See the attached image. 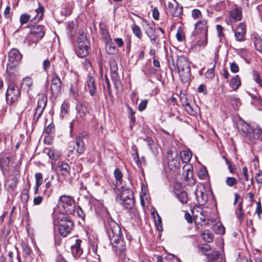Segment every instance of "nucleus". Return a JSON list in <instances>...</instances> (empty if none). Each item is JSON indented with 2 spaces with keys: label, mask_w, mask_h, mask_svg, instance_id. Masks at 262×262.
Listing matches in <instances>:
<instances>
[{
  "label": "nucleus",
  "mask_w": 262,
  "mask_h": 262,
  "mask_svg": "<svg viewBox=\"0 0 262 262\" xmlns=\"http://www.w3.org/2000/svg\"><path fill=\"white\" fill-rule=\"evenodd\" d=\"M129 209L130 210L129 211V214L131 217L135 220H138L139 219V211L133 207Z\"/></svg>",
  "instance_id": "nucleus-51"
},
{
  "label": "nucleus",
  "mask_w": 262,
  "mask_h": 262,
  "mask_svg": "<svg viewBox=\"0 0 262 262\" xmlns=\"http://www.w3.org/2000/svg\"><path fill=\"white\" fill-rule=\"evenodd\" d=\"M102 37L104 40L105 42L110 41L112 39L110 37L108 32L105 30H102L101 32Z\"/></svg>",
  "instance_id": "nucleus-57"
},
{
  "label": "nucleus",
  "mask_w": 262,
  "mask_h": 262,
  "mask_svg": "<svg viewBox=\"0 0 262 262\" xmlns=\"http://www.w3.org/2000/svg\"><path fill=\"white\" fill-rule=\"evenodd\" d=\"M199 39L197 44L200 47H205L207 43V34H198Z\"/></svg>",
  "instance_id": "nucleus-41"
},
{
  "label": "nucleus",
  "mask_w": 262,
  "mask_h": 262,
  "mask_svg": "<svg viewBox=\"0 0 262 262\" xmlns=\"http://www.w3.org/2000/svg\"><path fill=\"white\" fill-rule=\"evenodd\" d=\"M254 43L256 49L258 51H262V40L260 37H255Z\"/></svg>",
  "instance_id": "nucleus-50"
},
{
  "label": "nucleus",
  "mask_w": 262,
  "mask_h": 262,
  "mask_svg": "<svg viewBox=\"0 0 262 262\" xmlns=\"http://www.w3.org/2000/svg\"><path fill=\"white\" fill-rule=\"evenodd\" d=\"M195 31L196 34H208V20L205 19H201L198 20L195 25Z\"/></svg>",
  "instance_id": "nucleus-15"
},
{
  "label": "nucleus",
  "mask_w": 262,
  "mask_h": 262,
  "mask_svg": "<svg viewBox=\"0 0 262 262\" xmlns=\"http://www.w3.org/2000/svg\"><path fill=\"white\" fill-rule=\"evenodd\" d=\"M105 43V51L108 54L111 55L116 54L118 53V49L114 45L112 39L110 41H107Z\"/></svg>",
  "instance_id": "nucleus-28"
},
{
  "label": "nucleus",
  "mask_w": 262,
  "mask_h": 262,
  "mask_svg": "<svg viewBox=\"0 0 262 262\" xmlns=\"http://www.w3.org/2000/svg\"><path fill=\"white\" fill-rule=\"evenodd\" d=\"M22 58V54L16 48H13L9 52L6 72L9 75L13 74L10 71L15 69L19 65Z\"/></svg>",
  "instance_id": "nucleus-6"
},
{
  "label": "nucleus",
  "mask_w": 262,
  "mask_h": 262,
  "mask_svg": "<svg viewBox=\"0 0 262 262\" xmlns=\"http://www.w3.org/2000/svg\"><path fill=\"white\" fill-rule=\"evenodd\" d=\"M246 33V28L244 24L240 23L234 31V35L237 41L244 40V36Z\"/></svg>",
  "instance_id": "nucleus-21"
},
{
  "label": "nucleus",
  "mask_w": 262,
  "mask_h": 262,
  "mask_svg": "<svg viewBox=\"0 0 262 262\" xmlns=\"http://www.w3.org/2000/svg\"><path fill=\"white\" fill-rule=\"evenodd\" d=\"M114 176L117 181L122 180V174L119 168H116L114 171Z\"/></svg>",
  "instance_id": "nucleus-61"
},
{
  "label": "nucleus",
  "mask_w": 262,
  "mask_h": 262,
  "mask_svg": "<svg viewBox=\"0 0 262 262\" xmlns=\"http://www.w3.org/2000/svg\"><path fill=\"white\" fill-rule=\"evenodd\" d=\"M173 192L175 194H178L180 192H182V184L181 183L176 181L173 184Z\"/></svg>",
  "instance_id": "nucleus-46"
},
{
  "label": "nucleus",
  "mask_w": 262,
  "mask_h": 262,
  "mask_svg": "<svg viewBox=\"0 0 262 262\" xmlns=\"http://www.w3.org/2000/svg\"><path fill=\"white\" fill-rule=\"evenodd\" d=\"M230 16L235 21L240 20L242 18V11L240 9L235 8L230 13Z\"/></svg>",
  "instance_id": "nucleus-35"
},
{
  "label": "nucleus",
  "mask_w": 262,
  "mask_h": 262,
  "mask_svg": "<svg viewBox=\"0 0 262 262\" xmlns=\"http://www.w3.org/2000/svg\"><path fill=\"white\" fill-rule=\"evenodd\" d=\"M183 175L185 181L188 184H194V180L192 178V167L189 165H185L183 166Z\"/></svg>",
  "instance_id": "nucleus-18"
},
{
  "label": "nucleus",
  "mask_w": 262,
  "mask_h": 262,
  "mask_svg": "<svg viewBox=\"0 0 262 262\" xmlns=\"http://www.w3.org/2000/svg\"><path fill=\"white\" fill-rule=\"evenodd\" d=\"M68 110L69 108L68 105L64 103L62 104L61 106L60 116L63 118L68 112Z\"/></svg>",
  "instance_id": "nucleus-60"
},
{
  "label": "nucleus",
  "mask_w": 262,
  "mask_h": 262,
  "mask_svg": "<svg viewBox=\"0 0 262 262\" xmlns=\"http://www.w3.org/2000/svg\"><path fill=\"white\" fill-rule=\"evenodd\" d=\"M57 167L62 176H67L70 175L71 167L68 163L60 161L57 164Z\"/></svg>",
  "instance_id": "nucleus-27"
},
{
  "label": "nucleus",
  "mask_w": 262,
  "mask_h": 262,
  "mask_svg": "<svg viewBox=\"0 0 262 262\" xmlns=\"http://www.w3.org/2000/svg\"><path fill=\"white\" fill-rule=\"evenodd\" d=\"M35 185L40 186L42 182V174L40 172L36 173L35 174Z\"/></svg>",
  "instance_id": "nucleus-52"
},
{
  "label": "nucleus",
  "mask_w": 262,
  "mask_h": 262,
  "mask_svg": "<svg viewBox=\"0 0 262 262\" xmlns=\"http://www.w3.org/2000/svg\"><path fill=\"white\" fill-rule=\"evenodd\" d=\"M59 204L63 207L67 214H73L75 212V203L73 197L62 195L59 199Z\"/></svg>",
  "instance_id": "nucleus-7"
},
{
  "label": "nucleus",
  "mask_w": 262,
  "mask_h": 262,
  "mask_svg": "<svg viewBox=\"0 0 262 262\" xmlns=\"http://www.w3.org/2000/svg\"><path fill=\"white\" fill-rule=\"evenodd\" d=\"M183 82L189 81L191 70L188 58L184 55L179 56L177 60V70Z\"/></svg>",
  "instance_id": "nucleus-3"
},
{
  "label": "nucleus",
  "mask_w": 262,
  "mask_h": 262,
  "mask_svg": "<svg viewBox=\"0 0 262 262\" xmlns=\"http://www.w3.org/2000/svg\"><path fill=\"white\" fill-rule=\"evenodd\" d=\"M213 230L217 234H223L225 233V228L221 223H216L212 227Z\"/></svg>",
  "instance_id": "nucleus-40"
},
{
  "label": "nucleus",
  "mask_w": 262,
  "mask_h": 262,
  "mask_svg": "<svg viewBox=\"0 0 262 262\" xmlns=\"http://www.w3.org/2000/svg\"><path fill=\"white\" fill-rule=\"evenodd\" d=\"M198 249L202 254L206 256V254L210 252V246L207 244H202L198 246Z\"/></svg>",
  "instance_id": "nucleus-44"
},
{
  "label": "nucleus",
  "mask_w": 262,
  "mask_h": 262,
  "mask_svg": "<svg viewBox=\"0 0 262 262\" xmlns=\"http://www.w3.org/2000/svg\"><path fill=\"white\" fill-rule=\"evenodd\" d=\"M177 39L179 42H184L186 40L185 29L181 27H179L177 30L176 35Z\"/></svg>",
  "instance_id": "nucleus-33"
},
{
  "label": "nucleus",
  "mask_w": 262,
  "mask_h": 262,
  "mask_svg": "<svg viewBox=\"0 0 262 262\" xmlns=\"http://www.w3.org/2000/svg\"><path fill=\"white\" fill-rule=\"evenodd\" d=\"M196 199L200 205H204L208 200L207 190L204 185H198L195 191Z\"/></svg>",
  "instance_id": "nucleus-12"
},
{
  "label": "nucleus",
  "mask_w": 262,
  "mask_h": 262,
  "mask_svg": "<svg viewBox=\"0 0 262 262\" xmlns=\"http://www.w3.org/2000/svg\"><path fill=\"white\" fill-rule=\"evenodd\" d=\"M20 95L18 87L14 83L8 85L6 93V100L7 104H12L15 102Z\"/></svg>",
  "instance_id": "nucleus-8"
},
{
  "label": "nucleus",
  "mask_w": 262,
  "mask_h": 262,
  "mask_svg": "<svg viewBox=\"0 0 262 262\" xmlns=\"http://www.w3.org/2000/svg\"><path fill=\"white\" fill-rule=\"evenodd\" d=\"M247 138L251 141L255 139H259L262 141V129L258 127L251 128Z\"/></svg>",
  "instance_id": "nucleus-23"
},
{
  "label": "nucleus",
  "mask_w": 262,
  "mask_h": 262,
  "mask_svg": "<svg viewBox=\"0 0 262 262\" xmlns=\"http://www.w3.org/2000/svg\"><path fill=\"white\" fill-rule=\"evenodd\" d=\"M191 212L194 218L196 220H200L204 222L206 221L208 222H213V220L210 218V212L207 209L202 208L200 206H197L191 210Z\"/></svg>",
  "instance_id": "nucleus-9"
},
{
  "label": "nucleus",
  "mask_w": 262,
  "mask_h": 262,
  "mask_svg": "<svg viewBox=\"0 0 262 262\" xmlns=\"http://www.w3.org/2000/svg\"><path fill=\"white\" fill-rule=\"evenodd\" d=\"M192 157L191 152L189 150H184L181 152L180 157L183 163L187 164L190 161Z\"/></svg>",
  "instance_id": "nucleus-34"
},
{
  "label": "nucleus",
  "mask_w": 262,
  "mask_h": 262,
  "mask_svg": "<svg viewBox=\"0 0 262 262\" xmlns=\"http://www.w3.org/2000/svg\"><path fill=\"white\" fill-rule=\"evenodd\" d=\"M167 3V10L174 17H178L182 13V8L179 7L175 0H166Z\"/></svg>",
  "instance_id": "nucleus-14"
},
{
  "label": "nucleus",
  "mask_w": 262,
  "mask_h": 262,
  "mask_svg": "<svg viewBox=\"0 0 262 262\" xmlns=\"http://www.w3.org/2000/svg\"><path fill=\"white\" fill-rule=\"evenodd\" d=\"M110 70L112 79L114 83L116 85L120 81V77L118 73V66L116 61H111Z\"/></svg>",
  "instance_id": "nucleus-16"
},
{
  "label": "nucleus",
  "mask_w": 262,
  "mask_h": 262,
  "mask_svg": "<svg viewBox=\"0 0 262 262\" xmlns=\"http://www.w3.org/2000/svg\"><path fill=\"white\" fill-rule=\"evenodd\" d=\"M147 101L146 100H142L139 104L138 108L140 111H144L146 107Z\"/></svg>",
  "instance_id": "nucleus-64"
},
{
  "label": "nucleus",
  "mask_w": 262,
  "mask_h": 262,
  "mask_svg": "<svg viewBox=\"0 0 262 262\" xmlns=\"http://www.w3.org/2000/svg\"><path fill=\"white\" fill-rule=\"evenodd\" d=\"M231 71L234 73H236L239 71V67L237 63L235 62H232L230 63Z\"/></svg>",
  "instance_id": "nucleus-63"
},
{
  "label": "nucleus",
  "mask_w": 262,
  "mask_h": 262,
  "mask_svg": "<svg viewBox=\"0 0 262 262\" xmlns=\"http://www.w3.org/2000/svg\"><path fill=\"white\" fill-rule=\"evenodd\" d=\"M90 43L85 33L82 31L78 32L77 40L75 45L76 53L79 57H84L89 53Z\"/></svg>",
  "instance_id": "nucleus-4"
},
{
  "label": "nucleus",
  "mask_w": 262,
  "mask_h": 262,
  "mask_svg": "<svg viewBox=\"0 0 262 262\" xmlns=\"http://www.w3.org/2000/svg\"><path fill=\"white\" fill-rule=\"evenodd\" d=\"M18 176H9L7 181V186L11 189H14L16 186L18 182Z\"/></svg>",
  "instance_id": "nucleus-30"
},
{
  "label": "nucleus",
  "mask_w": 262,
  "mask_h": 262,
  "mask_svg": "<svg viewBox=\"0 0 262 262\" xmlns=\"http://www.w3.org/2000/svg\"><path fill=\"white\" fill-rule=\"evenodd\" d=\"M54 222L58 225L59 233L63 237L70 233L73 227V222L62 214H58Z\"/></svg>",
  "instance_id": "nucleus-5"
},
{
  "label": "nucleus",
  "mask_w": 262,
  "mask_h": 262,
  "mask_svg": "<svg viewBox=\"0 0 262 262\" xmlns=\"http://www.w3.org/2000/svg\"><path fill=\"white\" fill-rule=\"evenodd\" d=\"M105 229L115 252L124 257L122 252L126 250V244L120 227L112 219H108L105 224Z\"/></svg>",
  "instance_id": "nucleus-1"
},
{
  "label": "nucleus",
  "mask_w": 262,
  "mask_h": 262,
  "mask_svg": "<svg viewBox=\"0 0 262 262\" xmlns=\"http://www.w3.org/2000/svg\"><path fill=\"white\" fill-rule=\"evenodd\" d=\"M132 31L134 35L138 38L141 39L142 36V33L140 28L135 24L132 25Z\"/></svg>",
  "instance_id": "nucleus-43"
},
{
  "label": "nucleus",
  "mask_w": 262,
  "mask_h": 262,
  "mask_svg": "<svg viewBox=\"0 0 262 262\" xmlns=\"http://www.w3.org/2000/svg\"><path fill=\"white\" fill-rule=\"evenodd\" d=\"M33 80L31 77H26L24 78L21 83L22 88L26 90L27 91L31 90Z\"/></svg>",
  "instance_id": "nucleus-32"
},
{
  "label": "nucleus",
  "mask_w": 262,
  "mask_h": 262,
  "mask_svg": "<svg viewBox=\"0 0 262 262\" xmlns=\"http://www.w3.org/2000/svg\"><path fill=\"white\" fill-rule=\"evenodd\" d=\"M10 158L8 157H3L0 158V167L2 169L6 170L9 167Z\"/></svg>",
  "instance_id": "nucleus-36"
},
{
  "label": "nucleus",
  "mask_w": 262,
  "mask_h": 262,
  "mask_svg": "<svg viewBox=\"0 0 262 262\" xmlns=\"http://www.w3.org/2000/svg\"><path fill=\"white\" fill-rule=\"evenodd\" d=\"M237 127L239 133L247 138L251 128L250 125L244 120H241L237 122Z\"/></svg>",
  "instance_id": "nucleus-20"
},
{
  "label": "nucleus",
  "mask_w": 262,
  "mask_h": 262,
  "mask_svg": "<svg viewBox=\"0 0 262 262\" xmlns=\"http://www.w3.org/2000/svg\"><path fill=\"white\" fill-rule=\"evenodd\" d=\"M61 81L58 75L53 78L51 85V91L53 95H58L61 91Z\"/></svg>",
  "instance_id": "nucleus-17"
},
{
  "label": "nucleus",
  "mask_w": 262,
  "mask_h": 262,
  "mask_svg": "<svg viewBox=\"0 0 262 262\" xmlns=\"http://www.w3.org/2000/svg\"><path fill=\"white\" fill-rule=\"evenodd\" d=\"M241 84V79L238 75L233 77L230 82V86L234 90L237 89Z\"/></svg>",
  "instance_id": "nucleus-38"
},
{
  "label": "nucleus",
  "mask_w": 262,
  "mask_h": 262,
  "mask_svg": "<svg viewBox=\"0 0 262 262\" xmlns=\"http://www.w3.org/2000/svg\"><path fill=\"white\" fill-rule=\"evenodd\" d=\"M134 198V194L131 189L126 187H122V190L119 196V201Z\"/></svg>",
  "instance_id": "nucleus-26"
},
{
  "label": "nucleus",
  "mask_w": 262,
  "mask_h": 262,
  "mask_svg": "<svg viewBox=\"0 0 262 262\" xmlns=\"http://www.w3.org/2000/svg\"><path fill=\"white\" fill-rule=\"evenodd\" d=\"M222 256L218 251H211L206 254L207 262H214Z\"/></svg>",
  "instance_id": "nucleus-29"
},
{
  "label": "nucleus",
  "mask_w": 262,
  "mask_h": 262,
  "mask_svg": "<svg viewBox=\"0 0 262 262\" xmlns=\"http://www.w3.org/2000/svg\"><path fill=\"white\" fill-rule=\"evenodd\" d=\"M167 65L171 71L177 70V64L175 65L174 59L172 55H170L167 57Z\"/></svg>",
  "instance_id": "nucleus-45"
},
{
  "label": "nucleus",
  "mask_w": 262,
  "mask_h": 262,
  "mask_svg": "<svg viewBox=\"0 0 262 262\" xmlns=\"http://www.w3.org/2000/svg\"><path fill=\"white\" fill-rule=\"evenodd\" d=\"M30 33L35 37L41 39L45 34L44 27L42 25H35L31 28Z\"/></svg>",
  "instance_id": "nucleus-24"
},
{
  "label": "nucleus",
  "mask_w": 262,
  "mask_h": 262,
  "mask_svg": "<svg viewBox=\"0 0 262 262\" xmlns=\"http://www.w3.org/2000/svg\"><path fill=\"white\" fill-rule=\"evenodd\" d=\"M191 16L194 19H198L202 16V13L199 9H193L191 12Z\"/></svg>",
  "instance_id": "nucleus-56"
},
{
  "label": "nucleus",
  "mask_w": 262,
  "mask_h": 262,
  "mask_svg": "<svg viewBox=\"0 0 262 262\" xmlns=\"http://www.w3.org/2000/svg\"><path fill=\"white\" fill-rule=\"evenodd\" d=\"M214 66L211 69L208 70L205 73V77L209 79H212L214 77Z\"/></svg>",
  "instance_id": "nucleus-58"
},
{
  "label": "nucleus",
  "mask_w": 262,
  "mask_h": 262,
  "mask_svg": "<svg viewBox=\"0 0 262 262\" xmlns=\"http://www.w3.org/2000/svg\"><path fill=\"white\" fill-rule=\"evenodd\" d=\"M31 249L26 245H23V254L25 259H29L31 254Z\"/></svg>",
  "instance_id": "nucleus-47"
},
{
  "label": "nucleus",
  "mask_w": 262,
  "mask_h": 262,
  "mask_svg": "<svg viewBox=\"0 0 262 262\" xmlns=\"http://www.w3.org/2000/svg\"><path fill=\"white\" fill-rule=\"evenodd\" d=\"M178 154V151L175 147H171L167 151L168 167L171 170L170 174L174 179H176L180 173V159Z\"/></svg>",
  "instance_id": "nucleus-2"
},
{
  "label": "nucleus",
  "mask_w": 262,
  "mask_h": 262,
  "mask_svg": "<svg viewBox=\"0 0 262 262\" xmlns=\"http://www.w3.org/2000/svg\"><path fill=\"white\" fill-rule=\"evenodd\" d=\"M202 238L206 242L210 243L213 240V234L209 230H205L201 234Z\"/></svg>",
  "instance_id": "nucleus-37"
},
{
  "label": "nucleus",
  "mask_w": 262,
  "mask_h": 262,
  "mask_svg": "<svg viewBox=\"0 0 262 262\" xmlns=\"http://www.w3.org/2000/svg\"><path fill=\"white\" fill-rule=\"evenodd\" d=\"M50 61L48 59L43 60L42 63V68L45 72H47L50 67Z\"/></svg>",
  "instance_id": "nucleus-62"
},
{
  "label": "nucleus",
  "mask_w": 262,
  "mask_h": 262,
  "mask_svg": "<svg viewBox=\"0 0 262 262\" xmlns=\"http://www.w3.org/2000/svg\"><path fill=\"white\" fill-rule=\"evenodd\" d=\"M47 102V98L46 96H42L38 99L37 107L34 114L33 122L36 123L41 116Z\"/></svg>",
  "instance_id": "nucleus-10"
},
{
  "label": "nucleus",
  "mask_w": 262,
  "mask_h": 262,
  "mask_svg": "<svg viewBox=\"0 0 262 262\" xmlns=\"http://www.w3.org/2000/svg\"><path fill=\"white\" fill-rule=\"evenodd\" d=\"M226 183L228 186L232 187L236 184L237 180L233 177H227L226 180Z\"/></svg>",
  "instance_id": "nucleus-54"
},
{
  "label": "nucleus",
  "mask_w": 262,
  "mask_h": 262,
  "mask_svg": "<svg viewBox=\"0 0 262 262\" xmlns=\"http://www.w3.org/2000/svg\"><path fill=\"white\" fill-rule=\"evenodd\" d=\"M47 154L51 159L54 160H57L59 156L58 153L54 149H49Z\"/></svg>",
  "instance_id": "nucleus-48"
},
{
  "label": "nucleus",
  "mask_w": 262,
  "mask_h": 262,
  "mask_svg": "<svg viewBox=\"0 0 262 262\" xmlns=\"http://www.w3.org/2000/svg\"><path fill=\"white\" fill-rule=\"evenodd\" d=\"M176 195L177 196V198H178V199L182 204H185L187 203V194L185 191H182V192H180V193Z\"/></svg>",
  "instance_id": "nucleus-42"
},
{
  "label": "nucleus",
  "mask_w": 262,
  "mask_h": 262,
  "mask_svg": "<svg viewBox=\"0 0 262 262\" xmlns=\"http://www.w3.org/2000/svg\"><path fill=\"white\" fill-rule=\"evenodd\" d=\"M165 258L169 262H180V259L178 258L175 255L171 254H168Z\"/></svg>",
  "instance_id": "nucleus-55"
},
{
  "label": "nucleus",
  "mask_w": 262,
  "mask_h": 262,
  "mask_svg": "<svg viewBox=\"0 0 262 262\" xmlns=\"http://www.w3.org/2000/svg\"><path fill=\"white\" fill-rule=\"evenodd\" d=\"M81 243L80 239H76L75 244L71 247L72 253L74 257H79L82 253V250L80 246Z\"/></svg>",
  "instance_id": "nucleus-25"
},
{
  "label": "nucleus",
  "mask_w": 262,
  "mask_h": 262,
  "mask_svg": "<svg viewBox=\"0 0 262 262\" xmlns=\"http://www.w3.org/2000/svg\"><path fill=\"white\" fill-rule=\"evenodd\" d=\"M85 89L88 91L91 96H95L97 95V88L95 83L94 75L89 73L87 76L85 84Z\"/></svg>",
  "instance_id": "nucleus-13"
},
{
  "label": "nucleus",
  "mask_w": 262,
  "mask_h": 262,
  "mask_svg": "<svg viewBox=\"0 0 262 262\" xmlns=\"http://www.w3.org/2000/svg\"><path fill=\"white\" fill-rule=\"evenodd\" d=\"M75 144L77 146L76 151L79 154H82L85 150V145L81 137H77L75 139Z\"/></svg>",
  "instance_id": "nucleus-31"
},
{
  "label": "nucleus",
  "mask_w": 262,
  "mask_h": 262,
  "mask_svg": "<svg viewBox=\"0 0 262 262\" xmlns=\"http://www.w3.org/2000/svg\"><path fill=\"white\" fill-rule=\"evenodd\" d=\"M35 11L36 12V15L35 16H33L26 13L21 14L19 19L21 25H23L26 24L30 19H31V20H33L34 19L37 20H40L41 19L43 13V7H39Z\"/></svg>",
  "instance_id": "nucleus-11"
},
{
  "label": "nucleus",
  "mask_w": 262,
  "mask_h": 262,
  "mask_svg": "<svg viewBox=\"0 0 262 262\" xmlns=\"http://www.w3.org/2000/svg\"><path fill=\"white\" fill-rule=\"evenodd\" d=\"M120 203L125 208L129 209H132L134 207L135 204V200L134 198L125 199L124 200L120 201Z\"/></svg>",
  "instance_id": "nucleus-39"
},
{
  "label": "nucleus",
  "mask_w": 262,
  "mask_h": 262,
  "mask_svg": "<svg viewBox=\"0 0 262 262\" xmlns=\"http://www.w3.org/2000/svg\"><path fill=\"white\" fill-rule=\"evenodd\" d=\"M253 76L254 80L262 88V79L260 78L259 75L256 72H253Z\"/></svg>",
  "instance_id": "nucleus-53"
},
{
  "label": "nucleus",
  "mask_w": 262,
  "mask_h": 262,
  "mask_svg": "<svg viewBox=\"0 0 262 262\" xmlns=\"http://www.w3.org/2000/svg\"><path fill=\"white\" fill-rule=\"evenodd\" d=\"M13 255L12 252H9L7 257L0 256V262H13Z\"/></svg>",
  "instance_id": "nucleus-49"
},
{
  "label": "nucleus",
  "mask_w": 262,
  "mask_h": 262,
  "mask_svg": "<svg viewBox=\"0 0 262 262\" xmlns=\"http://www.w3.org/2000/svg\"><path fill=\"white\" fill-rule=\"evenodd\" d=\"M151 215L154 219L155 220V225L159 231L158 236L159 237L160 240L161 239L162 237V232L163 231V226H162V220L161 217L160 216L157 211H152L151 212Z\"/></svg>",
  "instance_id": "nucleus-19"
},
{
  "label": "nucleus",
  "mask_w": 262,
  "mask_h": 262,
  "mask_svg": "<svg viewBox=\"0 0 262 262\" xmlns=\"http://www.w3.org/2000/svg\"><path fill=\"white\" fill-rule=\"evenodd\" d=\"M70 76V90L73 94V96L76 97L77 95V84L78 81V76L76 74L73 73Z\"/></svg>",
  "instance_id": "nucleus-22"
},
{
  "label": "nucleus",
  "mask_w": 262,
  "mask_h": 262,
  "mask_svg": "<svg viewBox=\"0 0 262 262\" xmlns=\"http://www.w3.org/2000/svg\"><path fill=\"white\" fill-rule=\"evenodd\" d=\"M208 175L207 171L205 168L200 169L198 172V176L202 179H205L207 178Z\"/></svg>",
  "instance_id": "nucleus-59"
}]
</instances>
